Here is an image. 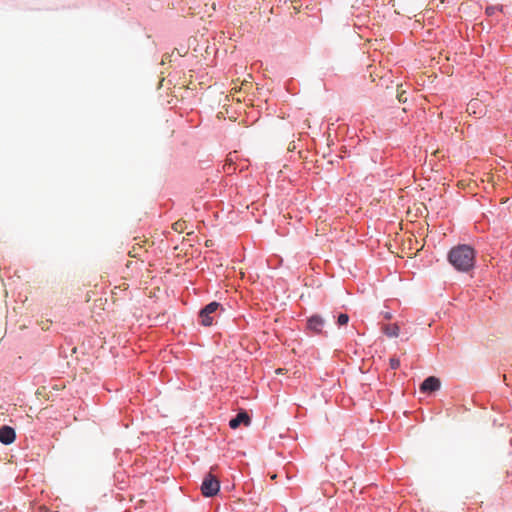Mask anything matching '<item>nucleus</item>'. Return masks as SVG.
<instances>
[{
    "instance_id": "nucleus-9",
    "label": "nucleus",
    "mask_w": 512,
    "mask_h": 512,
    "mask_svg": "<svg viewBox=\"0 0 512 512\" xmlns=\"http://www.w3.org/2000/svg\"><path fill=\"white\" fill-rule=\"evenodd\" d=\"M348 322H349V316L345 313L340 314L337 318V324L339 326L347 325Z\"/></svg>"
},
{
    "instance_id": "nucleus-14",
    "label": "nucleus",
    "mask_w": 512,
    "mask_h": 512,
    "mask_svg": "<svg viewBox=\"0 0 512 512\" xmlns=\"http://www.w3.org/2000/svg\"><path fill=\"white\" fill-rule=\"evenodd\" d=\"M493 10H494V8H492V7H488V8L486 9V13L490 15V14H492V13H493Z\"/></svg>"
},
{
    "instance_id": "nucleus-11",
    "label": "nucleus",
    "mask_w": 512,
    "mask_h": 512,
    "mask_svg": "<svg viewBox=\"0 0 512 512\" xmlns=\"http://www.w3.org/2000/svg\"><path fill=\"white\" fill-rule=\"evenodd\" d=\"M479 105V102L478 100H472L470 101V103L468 104V107H467V111L470 112V111H473L475 112V108Z\"/></svg>"
},
{
    "instance_id": "nucleus-10",
    "label": "nucleus",
    "mask_w": 512,
    "mask_h": 512,
    "mask_svg": "<svg viewBox=\"0 0 512 512\" xmlns=\"http://www.w3.org/2000/svg\"><path fill=\"white\" fill-rule=\"evenodd\" d=\"M400 366V360L397 358H391L390 359V367L393 370H396Z\"/></svg>"
},
{
    "instance_id": "nucleus-1",
    "label": "nucleus",
    "mask_w": 512,
    "mask_h": 512,
    "mask_svg": "<svg viewBox=\"0 0 512 512\" xmlns=\"http://www.w3.org/2000/svg\"><path fill=\"white\" fill-rule=\"evenodd\" d=\"M475 258V250L466 244L453 247L448 254L450 264L460 272H468L473 269Z\"/></svg>"
},
{
    "instance_id": "nucleus-6",
    "label": "nucleus",
    "mask_w": 512,
    "mask_h": 512,
    "mask_svg": "<svg viewBox=\"0 0 512 512\" xmlns=\"http://www.w3.org/2000/svg\"><path fill=\"white\" fill-rule=\"evenodd\" d=\"M16 433L15 430L10 426H2L0 428V442L9 445L15 441Z\"/></svg>"
},
{
    "instance_id": "nucleus-13",
    "label": "nucleus",
    "mask_w": 512,
    "mask_h": 512,
    "mask_svg": "<svg viewBox=\"0 0 512 512\" xmlns=\"http://www.w3.org/2000/svg\"><path fill=\"white\" fill-rule=\"evenodd\" d=\"M398 99H399L400 102L406 101V99H404V92L398 94Z\"/></svg>"
},
{
    "instance_id": "nucleus-8",
    "label": "nucleus",
    "mask_w": 512,
    "mask_h": 512,
    "mask_svg": "<svg viewBox=\"0 0 512 512\" xmlns=\"http://www.w3.org/2000/svg\"><path fill=\"white\" fill-rule=\"evenodd\" d=\"M383 332H384L388 337H397V336L399 335V327H398V325H396V324L386 325V326H384V328H383Z\"/></svg>"
},
{
    "instance_id": "nucleus-4",
    "label": "nucleus",
    "mask_w": 512,
    "mask_h": 512,
    "mask_svg": "<svg viewBox=\"0 0 512 512\" xmlns=\"http://www.w3.org/2000/svg\"><path fill=\"white\" fill-rule=\"evenodd\" d=\"M324 324V319L318 314L312 315L307 319V329L313 333H321L323 331Z\"/></svg>"
},
{
    "instance_id": "nucleus-7",
    "label": "nucleus",
    "mask_w": 512,
    "mask_h": 512,
    "mask_svg": "<svg viewBox=\"0 0 512 512\" xmlns=\"http://www.w3.org/2000/svg\"><path fill=\"white\" fill-rule=\"evenodd\" d=\"M250 422H251V419H250L249 415L247 414V412L242 411V412L238 413L235 418L230 420L229 426L232 429H236L240 426V424L243 423L244 425L248 426L250 424Z\"/></svg>"
},
{
    "instance_id": "nucleus-3",
    "label": "nucleus",
    "mask_w": 512,
    "mask_h": 512,
    "mask_svg": "<svg viewBox=\"0 0 512 512\" xmlns=\"http://www.w3.org/2000/svg\"><path fill=\"white\" fill-rule=\"evenodd\" d=\"M219 308L220 304L218 302H211L208 305H206L199 312V319L201 324L204 326H211L214 321V315L217 313Z\"/></svg>"
},
{
    "instance_id": "nucleus-2",
    "label": "nucleus",
    "mask_w": 512,
    "mask_h": 512,
    "mask_svg": "<svg viewBox=\"0 0 512 512\" xmlns=\"http://www.w3.org/2000/svg\"><path fill=\"white\" fill-rule=\"evenodd\" d=\"M215 467L211 468V471L205 475L201 484V492L205 497L215 496L220 489V482L218 478L212 473Z\"/></svg>"
},
{
    "instance_id": "nucleus-12",
    "label": "nucleus",
    "mask_w": 512,
    "mask_h": 512,
    "mask_svg": "<svg viewBox=\"0 0 512 512\" xmlns=\"http://www.w3.org/2000/svg\"><path fill=\"white\" fill-rule=\"evenodd\" d=\"M183 224H184V223H182V222H176V223H174V225H173L174 230H175V231H182V229H183Z\"/></svg>"
},
{
    "instance_id": "nucleus-5",
    "label": "nucleus",
    "mask_w": 512,
    "mask_h": 512,
    "mask_svg": "<svg viewBox=\"0 0 512 512\" xmlns=\"http://www.w3.org/2000/svg\"><path fill=\"white\" fill-rule=\"evenodd\" d=\"M440 380L434 376L426 378L421 386L420 391L423 393L435 392L440 389Z\"/></svg>"
}]
</instances>
